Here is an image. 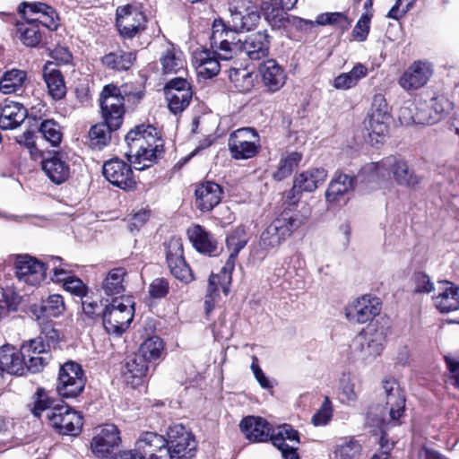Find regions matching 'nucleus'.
Returning <instances> with one entry per match:
<instances>
[{
	"label": "nucleus",
	"instance_id": "19",
	"mask_svg": "<svg viewBox=\"0 0 459 459\" xmlns=\"http://www.w3.org/2000/svg\"><path fill=\"white\" fill-rule=\"evenodd\" d=\"M166 260L172 275L182 281H190L193 275L184 258L183 243L180 238L172 237L165 242Z\"/></svg>",
	"mask_w": 459,
	"mask_h": 459
},
{
	"label": "nucleus",
	"instance_id": "37",
	"mask_svg": "<svg viewBox=\"0 0 459 459\" xmlns=\"http://www.w3.org/2000/svg\"><path fill=\"white\" fill-rule=\"evenodd\" d=\"M43 78L51 97L61 100L66 93L64 77L55 62H47L43 67Z\"/></svg>",
	"mask_w": 459,
	"mask_h": 459
},
{
	"label": "nucleus",
	"instance_id": "43",
	"mask_svg": "<svg viewBox=\"0 0 459 459\" xmlns=\"http://www.w3.org/2000/svg\"><path fill=\"white\" fill-rule=\"evenodd\" d=\"M327 178V171L323 168L310 169L296 176V187L304 192H313L322 186Z\"/></svg>",
	"mask_w": 459,
	"mask_h": 459
},
{
	"label": "nucleus",
	"instance_id": "49",
	"mask_svg": "<svg viewBox=\"0 0 459 459\" xmlns=\"http://www.w3.org/2000/svg\"><path fill=\"white\" fill-rule=\"evenodd\" d=\"M164 74H178L184 71L185 60L181 53L169 46L160 58Z\"/></svg>",
	"mask_w": 459,
	"mask_h": 459
},
{
	"label": "nucleus",
	"instance_id": "60",
	"mask_svg": "<svg viewBox=\"0 0 459 459\" xmlns=\"http://www.w3.org/2000/svg\"><path fill=\"white\" fill-rule=\"evenodd\" d=\"M63 277L64 280H60L59 282H63L64 289L66 291L80 298L86 297L88 289L81 279L70 276L69 273L63 275Z\"/></svg>",
	"mask_w": 459,
	"mask_h": 459
},
{
	"label": "nucleus",
	"instance_id": "8",
	"mask_svg": "<svg viewBox=\"0 0 459 459\" xmlns=\"http://www.w3.org/2000/svg\"><path fill=\"white\" fill-rule=\"evenodd\" d=\"M229 152L234 160H248L260 151V136L252 127H242L233 131L228 140Z\"/></svg>",
	"mask_w": 459,
	"mask_h": 459
},
{
	"label": "nucleus",
	"instance_id": "6",
	"mask_svg": "<svg viewBox=\"0 0 459 459\" xmlns=\"http://www.w3.org/2000/svg\"><path fill=\"white\" fill-rule=\"evenodd\" d=\"M134 314V303L129 297L115 298L103 310V326L109 334L119 336L130 325Z\"/></svg>",
	"mask_w": 459,
	"mask_h": 459
},
{
	"label": "nucleus",
	"instance_id": "14",
	"mask_svg": "<svg viewBox=\"0 0 459 459\" xmlns=\"http://www.w3.org/2000/svg\"><path fill=\"white\" fill-rule=\"evenodd\" d=\"M52 427L62 435L77 436L82 429V415L67 405L54 407L48 412Z\"/></svg>",
	"mask_w": 459,
	"mask_h": 459
},
{
	"label": "nucleus",
	"instance_id": "55",
	"mask_svg": "<svg viewBox=\"0 0 459 459\" xmlns=\"http://www.w3.org/2000/svg\"><path fill=\"white\" fill-rule=\"evenodd\" d=\"M301 159V153L297 152H290L281 157L278 169L273 174L274 179L281 181L288 178L292 173L294 168L300 162Z\"/></svg>",
	"mask_w": 459,
	"mask_h": 459
},
{
	"label": "nucleus",
	"instance_id": "52",
	"mask_svg": "<svg viewBox=\"0 0 459 459\" xmlns=\"http://www.w3.org/2000/svg\"><path fill=\"white\" fill-rule=\"evenodd\" d=\"M360 445L353 439H343L336 444L333 451V459H359Z\"/></svg>",
	"mask_w": 459,
	"mask_h": 459
},
{
	"label": "nucleus",
	"instance_id": "13",
	"mask_svg": "<svg viewBox=\"0 0 459 459\" xmlns=\"http://www.w3.org/2000/svg\"><path fill=\"white\" fill-rule=\"evenodd\" d=\"M382 309L380 299L372 295H363L353 299L345 308V316L352 324H366L378 316Z\"/></svg>",
	"mask_w": 459,
	"mask_h": 459
},
{
	"label": "nucleus",
	"instance_id": "17",
	"mask_svg": "<svg viewBox=\"0 0 459 459\" xmlns=\"http://www.w3.org/2000/svg\"><path fill=\"white\" fill-rule=\"evenodd\" d=\"M14 267L19 281L30 286H38L46 279V264L30 255H18Z\"/></svg>",
	"mask_w": 459,
	"mask_h": 459
},
{
	"label": "nucleus",
	"instance_id": "54",
	"mask_svg": "<svg viewBox=\"0 0 459 459\" xmlns=\"http://www.w3.org/2000/svg\"><path fill=\"white\" fill-rule=\"evenodd\" d=\"M163 351V342L157 336H152L145 340L140 346L137 352L147 362H152L159 359Z\"/></svg>",
	"mask_w": 459,
	"mask_h": 459
},
{
	"label": "nucleus",
	"instance_id": "59",
	"mask_svg": "<svg viewBox=\"0 0 459 459\" xmlns=\"http://www.w3.org/2000/svg\"><path fill=\"white\" fill-rule=\"evenodd\" d=\"M368 117L390 119L389 107L382 93L373 96L370 113Z\"/></svg>",
	"mask_w": 459,
	"mask_h": 459
},
{
	"label": "nucleus",
	"instance_id": "64",
	"mask_svg": "<svg viewBox=\"0 0 459 459\" xmlns=\"http://www.w3.org/2000/svg\"><path fill=\"white\" fill-rule=\"evenodd\" d=\"M169 290V284L165 278L154 279L149 286V294L152 299L164 298Z\"/></svg>",
	"mask_w": 459,
	"mask_h": 459
},
{
	"label": "nucleus",
	"instance_id": "61",
	"mask_svg": "<svg viewBox=\"0 0 459 459\" xmlns=\"http://www.w3.org/2000/svg\"><path fill=\"white\" fill-rule=\"evenodd\" d=\"M82 314L81 319L87 325H91L100 314V306L98 301L91 299L90 297H85L82 301Z\"/></svg>",
	"mask_w": 459,
	"mask_h": 459
},
{
	"label": "nucleus",
	"instance_id": "41",
	"mask_svg": "<svg viewBox=\"0 0 459 459\" xmlns=\"http://www.w3.org/2000/svg\"><path fill=\"white\" fill-rule=\"evenodd\" d=\"M135 60V52L118 49L102 56L101 63L108 69L121 72L129 70Z\"/></svg>",
	"mask_w": 459,
	"mask_h": 459
},
{
	"label": "nucleus",
	"instance_id": "33",
	"mask_svg": "<svg viewBox=\"0 0 459 459\" xmlns=\"http://www.w3.org/2000/svg\"><path fill=\"white\" fill-rule=\"evenodd\" d=\"M239 427L246 437L252 442L272 440V427L260 417H246L240 421Z\"/></svg>",
	"mask_w": 459,
	"mask_h": 459
},
{
	"label": "nucleus",
	"instance_id": "27",
	"mask_svg": "<svg viewBox=\"0 0 459 459\" xmlns=\"http://www.w3.org/2000/svg\"><path fill=\"white\" fill-rule=\"evenodd\" d=\"M121 439L119 430L114 424H106L102 426L98 434L92 438L91 447L92 453L98 457L104 458L117 446Z\"/></svg>",
	"mask_w": 459,
	"mask_h": 459
},
{
	"label": "nucleus",
	"instance_id": "11",
	"mask_svg": "<svg viewBox=\"0 0 459 459\" xmlns=\"http://www.w3.org/2000/svg\"><path fill=\"white\" fill-rule=\"evenodd\" d=\"M100 108L104 121L111 128L118 129L125 114V100L120 90L113 85H106L100 93Z\"/></svg>",
	"mask_w": 459,
	"mask_h": 459
},
{
	"label": "nucleus",
	"instance_id": "10",
	"mask_svg": "<svg viewBox=\"0 0 459 459\" xmlns=\"http://www.w3.org/2000/svg\"><path fill=\"white\" fill-rule=\"evenodd\" d=\"M85 383L86 377L80 364L67 361L60 367L56 391L62 397L78 396L82 392Z\"/></svg>",
	"mask_w": 459,
	"mask_h": 459
},
{
	"label": "nucleus",
	"instance_id": "53",
	"mask_svg": "<svg viewBox=\"0 0 459 459\" xmlns=\"http://www.w3.org/2000/svg\"><path fill=\"white\" fill-rule=\"evenodd\" d=\"M229 78L238 91L247 92L254 87L253 73L247 68H231Z\"/></svg>",
	"mask_w": 459,
	"mask_h": 459
},
{
	"label": "nucleus",
	"instance_id": "48",
	"mask_svg": "<svg viewBox=\"0 0 459 459\" xmlns=\"http://www.w3.org/2000/svg\"><path fill=\"white\" fill-rule=\"evenodd\" d=\"M27 74L26 72L18 69L6 71L0 80V91L4 94L14 93L22 87Z\"/></svg>",
	"mask_w": 459,
	"mask_h": 459
},
{
	"label": "nucleus",
	"instance_id": "56",
	"mask_svg": "<svg viewBox=\"0 0 459 459\" xmlns=\"http://www.w3.org/2000/svg\"><path fill=\"white\" fill-rule=\"evenodd\" d=\"M39 133L52 146L59 145L62 141L60 126L53 119L44 120L40 125Z\"/></svg>",
	"mask_w": 459,
	"mask_h": 459
},
{
	"label": "nucleus",
	"instance_id": "38",
	"mask_svg": "<svg viewBox=\"0 0 459 459\" xmlns=\"http://www.w3.org/2000/svg\"><path fill=\"white\" fill-rule=\"evenodd\" d=\"M42 169L55 184L60 185L68 179L70 168L59 154H55L42 160Z\"/></svg>",
	"mask_w": 459,
	"mask_h": 459
},
{
	"label": "nucleus",
	"instance_id": "63",
	"mask_svg": "<svg viewBox=\"0 0 459 459\" xmlns=\"http://www.w3.org/2000/svg\"><path fill=\"white\" fill-rule=\"evenodd\" d=\"M414 292L429 294L435 290L429 276L422 272L413 274Z\"/></svg>",
	"mask_w": 459,
	"mask_h": 459
},
{
	"label": "nucleus",
	"instance_id": "47",
	"mask_svg": "<svg viewBox=\"0 0 459 459\" xmlns=\"http://www.w3.org/2000/svg\"><path fill=\"white\" fill-rule=\"evenodd\" d=\"M116 130L111 128L106 121L99 123L91 127L89 131V145L91 149L101 150L110 141V132Z\"/></svg>",
	"mask_w": 459,
	"mask_h": 459
},
{
	"label": "nucleus",
	"instance_id": "1",
	"mask_svg": "<svg viewBox=\"0 0 459 459\" xmlns=\"http://www.w3.org/2000/svg\"><path fill=\"white\" fill-rule=\"evenodd\" d=\"M125 140L126 156L136 170L150 168L164 152V142L152 126L140 125L129 131Z\"/></svg>",
	"mask_w": 459,
	"mask_h": 459
},
{
	"label": "nucleus",
	"instance_id": "58",
	"mask_svg": "<svg viewBox=\"0 0 459 459\" xmlns=\"http://www.w3.org/2000/svg\"><path fill=\"white\" fill-rule=\"evenodd\" d=\"M333 417V405L328 396H325L323 403L316 412L313 415L311 421L314 426H325Z\"/></svg>",
	"mask_w": 459,
	"mask_h": 459
},
{
	"label": "nucleus",
	"instance_id": "30",
	"mask_svg": "<svg viewBox=\"0 0 459 459\" xmlns=\"http://www.w3.org/2000/svg\"><path fill=\"white\" fill-rule=\"evenodd\" d=\"M222 194V188L219 184L212 181L201 183L195 191L196 208L202 212L212 210L220 204Z\"/></svg>",
	"mask_w": 459,
	"mask_h": 459
},
{
	"label": "nucleus",
	"instance_id": "24",
	"mask_svg": "<svg viewBox=\"0 0 459 459\" xmlns=\"http://www.w3.org/2000/svg\"><path fill=\"white\" fill-rule=\"evenodd\" d=\"M355 186V178L349 175L340 173L329 183L325 191V201L329 206H338L346 204L349 195Z\"/></svg>",
	"mask_w": 459,
	"mask_h": 459
},
{
	"label": "nucleus",
	"instance_id": "40",
	"mask_svg": "<svg viewBox=\"0 0 459 459\" xmlns=\"http://www.w3.org/2000/svg\"><path fill=\"white\" fill-rule=\"evenodd\" d=\"M149 369V362L137 353L126 363L124 376L126 382L132 387L138 386Z\"/></svg>",
	"mask_w": 459,
	"mask_h": 459
},
{
	"label": "nucleus",
	"instance_id": "16",
	"mask_svg": "<svg viewBox=\"0 0 459 459\" xmlns=\"http://www.w3.org/2000/svg\"><path fill=\"white\" fill-rule=\"evenodd\" d=\"M134 451L143 459H172L168 439L156 432L142 433L135 442Z\"/></svg>",
	"mask_w": 459,
	"mask_h": 459
},
{
	"label": "nucleus",
	"instance_id": "50",
	"mask_svg": "<svg viewBox=\"0 0 459 459\" xmlns=\"http://www.w3.org/2000/svg\"><path fill=\"white\" fill-rule=\"evenodd\" d=\"M223 276L221 273H212L209 278V285L207 289V295L204 300L205 312H210L214 308L217 298H219V287L221 288L223 292L227 294L229 284L223 285Z\"/></svg>",
	"mask_w": 459,
	"mask_h": 459
},
{
	"label": "nucleus",
	"instance_id": "26",
	"mask_svg": "<svg viewBox=\"0 0 459 459\" xmlns=\"http://www.w3.org/2000/svg\"><path fill=\"white\" fill-rule=\"evenodd\" d=\"M385 395V406L391 420H399L405 409V394L398 382L394 378H386L382 382Z\"/></svg>",
	"mask_w": 459,
	"mask_h": 459
},
{
	"label": "nucleus",
	"instance_id": "2",
	"mask_svg": "<svg viewBox=\"0 0 459 459\" xmlns=\"http://www.w3.org/2000/svg\"><path fill=\"white\" fill-rule=\"evenodd\" d=\"M19 12L27 20L17 27V37L27 47H37L41 41V32L39 23L50 30L59 27V17L56 10L42 2H23L19 5Z\"/></svg>",
	"mask_w": 459,
	"mask_h": 459
},
{
	"label": "nucleus",
	"instance_id": "12",
	"mask_svg": "<svg viewBox=\"0 0 459 459\" xmlns=\"http://www.w3.org/2000/svg\"><path fill=\"white\" fill-rule=\"evenodd\" d=\"M168 445L172 459H193L196 452V441L193 434L182 424L169 428Z\"/></svg>",
	"mask_w": 459,
	"mask_h": 459
},
{
	"label": "nucleus",
	"instance_id": "39",
	"mask_svg": "<svg viewBox=\"0 0 459 459\" xmlns=\"http://www.w3.org/2000/svg\"><path fill=\"white\" fill-rule=\"evenodd\" d=\"M0 370L13 375L24 374V361L21 359L20 352L10 344L0 347Z\"/></svg>",
	"mask_w": 459,
	"mask_h": 459
},
{
	"label": "nucleus",
	"instance_id": "51",
	"mask_svg": "<svg viewBox=\"0 0 459 459\" xmlns=\"http://www.w3.org/2000/svg\"><path fill=\"white\" fill-rule=\"evenodd\" d=\"M40 316L37 315L38 319L40 316L57 317L65 310L64 299L59 294L49 295L46 299H42L39 307Z\"/></svg>",
	"mask_w": 459,
	"mask_h": 459
},
{
	"label": "nucleus",
	"instance_id": "32",
	"mask_svg": "<svg viewBox=\"0 0 459 459\" xmlns=\"http://www.w3.org/2000/svg\"><path fill=\"white\" fill-rule=\"evenodd\" d=\"M27 115V108L22 103L5 99L0 105V127L14 129L24 122Z\"/></svg>",
	"mask_w": 459,
	"mask_h": 459
},
{
	"label": "nucleus",
	"instance_id": "35",
	"mask_svg": "<svg viewBox=\"0 0 459 459\" xmlns=\"http://www.w3.org/2000/svg\"><path fill=\"white\" fill-rule=\"evenodd\" d=\"M439 284V293L433 298L436 307L441 313L459 309V287L447 281H440Z\"/></svg>",
	"mask_w": 459,
	"mask_h": 459
},
{
	"label": "nucleus",
	"instance_id": "44",
	"mask_svg": "<svg viewBox=\"0 0 459 459\" xmlns=\"http://www.w3.org/2000/svg\"><path fill=\"white\" fill-rule=\"evenodd\" d=\"M367 66L361 63H357L348 73H342L333 79V86L336 90L347 91L359 83V82L368 75Z\"/></svg>",
	"mask_w": 459,
	"mask_h": 459
},
{
	"label": "nucleus",
	"instance_id": "28",
	"mask_svg": "<svg viewBox=\"0 0 459 459\" xmlns=\"http://www.w3.org/2000/svg\"><path fill=\"white\" fill-rule=\"evenodd\" d=\"M259 74L264 87L272 93L280 91L287 80L284 69L274 59L263 62L259 65Z\"/></svg>",
	"mask_w": 459,
	"mask_h": 459
},
{
	"label": "nucleus",
	"instance_id": "23",
	"mask_svg": "<svg viewBox=\"0 0 459 459\" xmlns=\"http://www.w3.org/2000/svg\"><path fill=\"white\" fill-rule=\"evenodd\" d=\"M102 173L108 182L121 189L132 190L136 186L131 166L120 159L106 161Z\"/></svg>",
	"mask_w": 459,
	"mask_h": 459
},
{
	"label": "nucleus",
	"instance_id": "15",
	"mask_svg": "<svg viewBox=\"0 0 459 459\" xmlns=\"http://www.w3.org/2000/svg\"><path fill=\"white\" fill-rule=\"evenodd\" d=\"M230 13V26L238 31L254 29L259 20L260 13L257 7L249 0H230L229 3Z\"/></svg>",
	"mask_w": 459,
	"mask_h": 459
},
{
	"label": "nucleus",
	"instance_id": "36",
	"mask_svg": "<svg viewBox=\"0 0 459 459\" xmlns=\"http://www.w3.org/2000/svg\"><path fill=\"white\" fill-rule=\"evenodd\" d=\"M187 235L193 247L199 253L212 255L217 250L218 242L212 233L199 224L187 230Z\"/></svg>",
	"mask_w": 459,
	"mask_h": 459
},
{
	"label": "nucleus",
	"instance_id": "5",
	"mask_svg": "<svg viewBox=\"0 0 459 459\" xmlns=\"http://www.w3.org/2000/svg\"><path fill=\"white\" fill-rule=\"evenodd\" d=\"M306 220V217L299 214H281L262 232L259 242L260 247L264 250L278 247L293 231L303 225Z\"/></svg>",
	"mask_w": 459,
	"mask_h": 459
},
{
	"label": "nucleus",
	"instance_id": "7",
	"mask_svg": "<svg viewBox=\"0 0 459 459\" xmlns=\"http://www.w3.org/2000/svg\"><path fill=\"white\" fill-rule=\"evenodd\" d=\"M386 336V328L369 326L353 341L352 353L359 359L371 361L383 351Z\"/></svg>",
	"mask_w": 459,
	"mask_h": 459
},
{
	"label": "nucleus",
	"instance_id": "29",
	"mask_svg": "<svg viewBox=\"0 0 459 459\" xmlns=\"http://www.w3.org/2000/svg\"><path fill=\"white\" fill-rule=\"evenodd\" d=\"M286 441L299 443V432L288 424L278 427L277 431L272 435V442L281 451L283 459H299L298 448L288 445Z\"/></svg>",
	"mask_w": 459,
	"mask_h": 459
},
{
	"label": "nucleus",
	"instance_id": "18",
	"mask_svg": "<svg viewBox=\"0 0 459 459\" xmlns=\"http://www.w3.org/2000/svg\"><path fill=\"white\" fill-rule=\"evenodd\" d=\"M21 359L24 361V371L32 373L41 371L50 359V353L41 336L23 343L20 350Z\"/></svg>",
	"mask_w": 459,
	"mask_h": 459
},
{
	"label": "nucleus",
	"instance_id": "3",
	"mask_svg": "<svg viewBox=\"0 0 459 459\" xmlns=\"http://www.w3.org/2000/svg\"><path fill=\"white\" fill-rule=\"evenodd\" d=\"M453 108V104L445 96H436L429 102H420L414 107V113L409 107L399 110V119L402 124L433 125L444 119Z\"/></svg>",
	"mask_w": 459,
	"mask_h": 459
},
{
	"label": "nucleus",
	"instance_id": "46",
	"mask_svg": "<svg viewBox=\"0 0 459 459\" xmlns=\"http://www.w3.org/2000/svg\"><path fill=\"white\" fill-rule=\"evenodd\" d=\"M126 272L124 268L111 269L102 283L104 292L108 296L122 294L126 290Z\"/></svg>",
	"mask_w": 459,
	"mask_h": 459
},
{
	"label": "nucleus",
	"instance_id": "25",
	"mask_svg": "<svg viewBox=\"0 0 459 459\" xmlns=\"http://www.w3.org/2000/svg\"><path fill=\"white\" fill-rule=\"evenodd\" d=\"M248 238L245 228L238 227L230 236L227 237L226 244L230 251V255L220 273L223 276V285L230 284L231 281V273L235 267V261L238 253L246 247Z\"/></svg>",
	"mask_w": 459,
	"mask_h": 459
},
{
	"label": "nucleus",
	"instance_id": "9",
	"mask_svg": "<svg viewBox=\"0 0 459 459\" xmlns=\"http://www.w3.org/2000/svg\"><path fill=\"white\" fill-rule=\"evenodd\" d=\"M238 32L239 31L233 27L226 26L221 19L213 21L210 38L211 48L215 53H219L221 60L231 59L236 51L240 49L241 40L238 38Z\"/></svg>",
	"mask_w": 459,
	"mask_h": 459
},
{
	"label": "nucleus",
	"instance_id": "20",
	"mask_svg": "<svg viewBox=\"0 0 459 459\" xmlns=\"http://www.w3.org/2000/svg\"><path fill=\"white\" fill-rule=\"evenodd\" d=\"M164 94L169 110L177 115L186 108L192 99L190 83L183 77H176L166 83Z\"/></svg>",
	"mask_w": 459,
	"mask_h": 459
},
{
	"label": "nucleus",
	"instance_id": "21",
	"mask_svg": "<svg viewBox=\"0 0 459 459\" xmlns=\"http://www.w3.org/2000/svg\"><path fill=\"white\" fill-rule=\"evenodd\" d=\"M433 72L430 62L416 60L400 76L398 84L406 91L419 90L428 83Z\"/></svg>",
	"mask_w": 459,
	"mask_h": 459
},
{
	"label": "nucleus",
	"instance_id": "62",
	"mask_svg": "<svg viewBox=\"0 0 459 459\" xmlns=\"http://www.w3.org/2000/svg\"><path fill=\"white\" fill-rule=\"evenodd\" d=\"M43 263L46 264L47 270L50 269L53 272L52 281L58 282L60 280H64L63 275H67L70 273L66 268L67 264H63L62 258L59 256H49Z\"/></svg>",
	"mask_w": 459,
	"mask_h": 459
},
{
	"label": "nucleus",
	"instance_id": "45",
	"mask_svg": "<svg viewBox=\"0 0 459 459\" xmlns=\"http://www.w3.org/2000/svg\"><path fill=\"white\" fill-rule=\"evenodd\" d=\"M261 9L268 23L276 29L283 27L287 21V9H283L277 0L263 2Z\"/></svg>",
	"mask_w": 459,
	"mask_h": 459
},
{
	"label": "nucleus",
	"instance_id": "31",
	"mask_svg": "<svg viewBox=\"0 0 459 459\" xmlns=\"http://www.w3.org/2000/svg\"><path fill=\"white\" fill-rule=\"evenodd\" d=\"M219 53L209 49H197L193 55V63L195 66L198 77L204 79H211L216 76L220 70L221 65Z\"/></svg>",
	"mask_w": 459,
	"mask_h": 459
},
{
	"label": "nucleus",
	"instance_id": "42",
	"mask_svg": "<svg viewBox=\"0 0 459 459\" xmlns=\"http://www.w3.org/2000/svg\"><path fill=\"white\" fill-rule=\"evenodd\" d=\"M390 119L368 117L364 127L371 145L382 144L388 134Z\"/></svg>",
	"mask_w": 459,
	"mask_h": 459
},
{
	"label": "nucleus",
	"instance_id": "57",
	"mask_svg": "<svg viewBox=\"0 0 459 459\" xmlns=\"http://www.w3.org/2000/svg\"><path fill=\"white\" fill-rule=\"evenodd\" d=\"M316 25H336L342 30L348 29L351 22L343 13H324L317 15L316 21Z\"/></svg>",
	"mask_w": 459,
	"mask_h": 459
},
{
	"label": "nucleus",
	"instance_id": "34",
	"mask_svg": "<svg viewBox=\"0 0 459 459\" xmlns=\"http://www.w3.org/2000/svg\"><path fill=\"white\" fill-rule=\"evenodd\" d=\"M240 49H243L251 60L267 57L270 49V36L265 30L253 33L240 43Z\"/></svg>",
	"mask_w": 459,
	"mask_h": 459
},
{
	"label": "nucleus",
	"instance_id": "4",
	"mask_svg": "<svg viewBox=\"0 0 459 459\" xmlns=\"http://www.w3.org/2000/svg\"><path fill=\"white\" fill-rule=\"evenodd\" d=\"M364 170L381 178L392 174L398 185L409 188L415 187L420 182V178L410 169L407 161L395 156H388L379 162L370 163Z\"/></svg>",
	"mask_w": 459,
	"mask_h": 459
},
{
	"label": "nucleus",
	"instance_id": "22",
	"mask_svg": "<svg viewBox=\"0 0 459 459\" xmlns=\"http://www.w3.org/2000/svg\"><path fill=\"white\" fill-rule=\"evenodd\" d=\"M117 27L123 38L132 39L145 29V15L130 4L117 9Z\"/></svg>",
	"mask_w": 459,
	"mask_h": 459
}]
</instances>
